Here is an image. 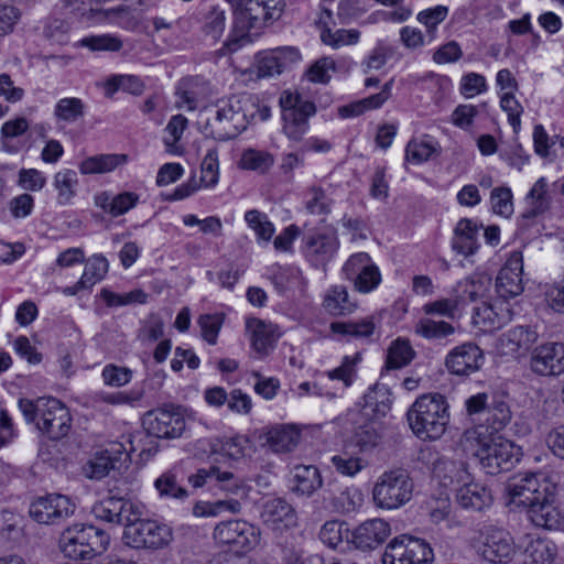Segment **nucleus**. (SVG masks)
I'll use <instances>...</instances> for the list:
<instances>
[{"mask_svg":"<svg viewBox=\"0 0 564 564\" xmlns=\"http://www.w3.org/2000/svg\"><path fill=\"white\" fill-rule=\"evenodd\" d=\"M463 449L478 458L481 468L496 475L512 467L519 459V448L499 434L478 425L464 432L460 437Z\"/></svg>","mask_w":564,"mask_h":564,"instance_id":"f257e3e1","label":"nucleus"},{"mask_svg":"<svg viewBox=\"0 0 564 564\" xmlns=\"http://www.w3.org/2000/svg\"><path fill=\"white\" fill-rule=\"evenodd\" d=\"M234 9L236 29L241 32L226 45L229 52L237 51L242 43L251 42L254 34L269 21L278 20L285 7L283 0H228Z\"/></svg>","mask_w":564,"mask_h":564,"instance_id":"f03ea898","label":"nucleus"},{"mask_svg":"<svg viewBox=\"0 0 564 564\" xmlns=\"http://www.w3.org/2000/svg\"><path fill=\"white\" fill-rule=\"evenodd\" d=\"M406 421L419 438L438 440L449 423V405L440 393L422 394L409 408Z\"/></svg>","mask_w":564,"mask_h":564,"instance_id":"7ed1b4c3","label":"nucleus"},{"mask_svg":"<svg viewBox=\"0 0 564 564\" xmlns=\"http://www.w3.org/2000/svg\"><path fill=\"white\" fill-rule=\"evenodd\" d=\"M19 409L25 421L50 440L65 437L70 430V414L67 408L55 398L20 399Z\"/></svg>","mask_w":564,"mask_h":564,"instance_id":"20e7f679","label":"nucleus"},{"mask_svg":"<svg viewBox=\"0 0 564 564\" xmlns=\"http://www.w3.org/2000/svg\"><path fill=\"white\" fill-rule=\"evenodd\" d=\"M110 542L101 529L88 524H74L67 528L59 540L63 554L72 560H90L102 554Z\"/></svg>","mask_w":564,"mask_h":564,"instance_id":"39448f33","label":"nucleus"},{"mask_svg":"<svg viewBox=\"0 0 564 564\" xmlns=\"http://www.w3.org/2000/svg\"><path fill=\"white\" fill-rule=\"evenodd\" d=\"M414 482L408 470L395 468L381 474L373 488L372 500L376 507L394 510L406 505L413 496Z\"/></svg>","mask_w":564,"mask_h":564,"instance_id":"423d86ee","label":"nucleus"},{"mask_svg":"<svg viewBox=\"0 0 564 564\" xmlns=\"http://www.w3.org/2000/svg\"><path fill=\"white\" fill-rule=\"evenodd\" d=\"M213 118L207 120V134L218 141H227L238 137L247 129L249 120L243 101L232 96L216 105Z\"/></svg>","mask_w":564,"mask_h":564,"instance_id":"0eeeda50","label":"nucleus"},{"mask_svg":"<svg viewBox=\"0 0 564 564\" xmlns=\"http://www.w3.org/2000/svg\"><path fill=\"white\" fill-rule=\"evenodd\" d=\"M280 106L283 119V132L292 141L302 140L308 129V118L315 115L316 107L299 93L285 90L281 94Z\"/></svg>","mask_w":564,"mask_h":564,"instance_id":"6e6552de","label":"nucleus"},{"mask_svg":"<svg viewBox=\"0 0 564 564\" xmlns=\"http://www.w3.org/2000/svg\"><path fill=\"white\" fill-rule=\"evenodd\" d=\"M434 553L427 542L409 534L393 538L382 555L383 564H432Z\"/></svg>","mask_w":564,"mask_h":564,"instance_id":"1a4fd4ad","label":"nucleus"},{"mask_svg":"<svg viewBox=\"0 0 564 564\" xmlns=\"http://www.w3.org/2000/svg\"><path fill=\"white\" fill-rule=\"evenodd\" d=\"M134 517L123 532L126 543L132 547L161 549L172 541L173 533L169 525L155 520Z\"/></svg>","mask_w":564,"mask_h":564,"instance_id":"9d476101","label":"nucleus"},{"mask_svg":"<svg viewBox=\"0 0 564 564\" xmlns=\"http://www.w3.org/2000/svg\"><path fill=\"white\" fill-rule=\"evenodd\" d=\"M554 486L544 477L536 474H527L512 478L507 490L510 502L527 510L544 498Z\"/></svg>","mask_w":564,"mask_h":564,"instance_id":"9b49d317","label":"nucleus"},{"mask_svg":"<svg viewBox=\"0 0 564 564\" xmlns=\"http://www.w3.org/2000/svg\"><path fill=\"white\" fill-rule=\"evenodd\" d=\"M75 503L69 497L61 494H50L36 498L29 509L30 517L42 524H56L70 517Z\"/></svg>","mask_w":564,"mask_h":564,"instance_id":"f8f14e48","label":"nucleus"},{"mask_svg":"<svg viewBox=\"0 0 564 564\" xmlns=\"http://www.w3.org/2000/svg\"><path fill=\"white\" fill-rule=\"evenodd\" d=\"M260 538V531L243 520L224 521L214 529V539L220 544L232 545L236 552H247L254 547Z\"/></svg>","mask_w":564,"mask_h":564,"instance_id":"ddd939ff","label":"nucleus"},{"mask_svg":"<svg viewBox=\"0 0 564 564\" xmlns=\"http://www.w3.org/2000/svg\"><path fill=\"white\" fill-rule=\"evenodd\" d=\"M480 552L482 557L492 564H508L517 554V545L509 531L489 527L482 533Z\"/></svg>","mask_w":564,"mask_h":564,"instance_id":"4468645a","label":"nucleus"},{"mask_svg":"<svg viewBox=\"0 0 564 564\" xmlns=\"http://www.w3.org/2000/svg\"><path fill=\"white\" fill-rule=\"evenodd\" d=\"M130 447L127 448L123 443H111L100 452H97L84 466L83 473L89 479L100 480L106 477L111 469L117 468L122 459L127 460L130 453L137 451L132 440H129Z\"/></svg>","mask_w":564,"mask_h":564,"instance_id":"2eb2a0df","label":"nucleus"},{"mask_svg":"<svg viewBox=\"0 0 564 564\" xmlns=\"http://www.w3.org/2000/svg\"><path fill=\"white\" fill-rule=\"evenodd\" d=\"M523 256L514 250L510 253L496 278V292L499 297L510 300L523 292Z\"/></svg>","mask_w":564,"mask_h":564,"instance_id":"dca6fc26","label":"nucleus"},{"mask_svg":"<svg viewBox=\"0 0 564 564\" xmlns=\"http://www.w3.org/2000/svg\"><path fill=\"white\" fill-rule=\"evenodd\" d=\"M485 360L482 350L474 343L456 346L445 357V368L454 376H469L480 369Z\"/></svg>","mask_w":564,"mask_h":564,"instance_id":"f3484780","label":"nucleus"},{"mask_svg":"<svg viewBox=\"0 0 564 564\" xmlns=\"http://www.w3.org/2000/svg\"><path fill=\"white\" fill-rule=\"evenodd\" d=\"M91 513L98 520L124 527L133 520V516H141L139 506L115 496H108L97 501L91 508Z\"/></svg>","mask_w":564,"mask_h":564,"instance_id":"a211bd4d","label":"nucleus"},{"mask_svg":"<svg viewBox=\"0 0 564 564\" xmlns=\"http://www.w3.org/2000/svg\"><path fill=\"white\" fill-rule=\"evenodd\" d=\"M143 425L149 434L158 438H176L185 430V420L177 412L156 409L144 415Z\"/></svg>","mask_w":564,"mask_h":564,"instance_id":"6ab92c4d","label":"nucleus"},{"mask_svg":"<svg viewBox=\"0 0 564 564\" xmlns=\"http://www.w3.org/2000/svg\"><path fill=\"white\" fill-rule=\"evenodd\" d=\"M531 370L540 376H558L564 372V344L546 343L533 349Z\"/></svg>","mask_w":564,"mask_h":564,"instance_id":"aec40b11","label":"nucleus"},{"mask_svg":"<svg viewBox=\"0 0 564 564\" xmlns=\"http://www.w3.org/2000/svg\"><path fill=\"white\" fill-rule=\"evenodd\" d=\"M538 334L529 326H517L503 333L497 344V349L502 356L519 358L525 356L536 341Z\"/></svg>","mask_w":564,"mask_h":564,"instance_id":"412c9836","label":"nucleus"},{"mask_svg":"<svg viewBox=\"0 0 564 564\" xmlns=\"http://www.w3.org/2000/svg\"><path fill=\"white\" fill-rule=\"evenodd\" d=\"M260 517L263 523L274 531L289 529L297 523L295 510L282 498L267 499L262 503Z\"/></svg>","mask_w":564,"mask_h":564,"instance_id":"4be33fe9","label":"nucleus"},{"mask_svg":"<svg viewBox=\"0 0 564 564\" xmlns=\"http://www.w3.org/2000/svg\"><path fill=\"white\" fill-rule=\"evenodd\" d=\"M391 534L390 524L383 519H370L360 523L351 532V542L362 551L375 550Z\"/></svg>","mask_w":564,"mask_h":564,"instance_id":"5701e85b","label":"nucleus"},{"mask_svg":"<svg viewBox=\"0 0 564 564\" xmlns=\"http://www.w3.org/2000/svg\"><path fill=\"white\" fill-rule=\"evenodd\" d=\"M300 58L301 54L295 47H276L258 56L257 74L259 77L280 75L284 68Z\"/></svg>","mask_w":564,"mask_h":564,"instance_id":"b1692460","label":"nucleus"},{"mask_svg":"<svg viewBox=\"0 0 564 564\" xmlns=\"http://www.w3.org/2000/svg\"><path fill=\"white\" fill-rule=\"evenodd\" d=\"M555 487H553L544 498L530 507L527 512L530 521L539 528L547 530L560 529L563 522L562 512L555 506Z\"/></svg>","mask_w":564,"mask_h":564,"instance_id":"393cba45","label":"nucleus"},{"mask_svg":"<svg viewBox=\"0 0 564 564\" xmlns=\"http://www.w3.org/2000/svg\"><path fill=\"white\" fill-rule=\"evenodd\" d=\"M338 248L333 234H312L304 239V253L314 267L325 265Z\"/></svg>","mask_w":564,"mask_h":564,"instance_id":"a878e982","label":"nucleus"},{"mask_svg":"<svg viewBox=\"0 0 564 564\" xmlns=\"http://www.w3.org/2000/svg\"><path fill=\"white\" fill-rule=\"evenodd\" d=\"M491 286V278L484 273H474L470 276L459 281L453 289L459 303L476 302L486 296Z\"/></svg>","mask_w":564,"mask_h":564,"instance_id":"bb28decb","label":"nucleus"},{"mask_svg":"<svg viewBox=\"0 0 564 564\" xmlns=\"http://www.w3.org/2000/svg\"><path fill=\"white\" fill-rule=\"evenodd\" d=\"M330 19L332 11L325 9L318 20V25L321 28V40L324 44L333 48H339L344 45H352L358 43L360 37V32L358 30L339 29L336 31H332L327 22V20Z\"/></svg>","mask_w":564,"mask_h":564,"instance_id":"cd10ccee","label":"nucleus"},{"mask_svg":"<svg viewBox=\"0 0 564 564\" xmlns=\"http://www.w3.org/2000/svg\"><path fill=\"white\" fill-rule=\"evenodd\" d=\"M456 499L463 508L480 511L491 505L492 496L484 485L465 481L457 489Z\"/></svg>","mask_w":564,"mask_h":564,"instance_id":"c85d7f7f","label":"nucleus"},{"mask_svg":"<svg viewBox=\"0 0 564 564\" xmlns=\"http://www.w3.org/2000/svg\"><path fill=\"white\" fill-rule=\"evenodd\" d=\"M479 228L470 219H460L455 227V236L452 242L453 249L463 256L474 254L478 249L477 237Z\"/></svg>","mask_w":564,"mask_h":564,"instance_id":"c756f323","label":"nucleus"},{"mask_svg":"<svg viewBox=\"0 0 564 564\" xmlns=\"http://www.w3.org/2000/svg\"><path fill=\"white\" fill-rule=\"evenodd\" d=\"M555 555L556 547L552 541L528 536L523 550V564H552Z\"/></svg>","mask_w":564,"mask_h":564,"instance_id":"7c9ffc66","label":"nucleus"},{"mask_svg":"<svg viewBox=\"0 0 564 564\" xmlns=\"http://www.w3.org/2000/svg\"><path fill=\"white\" fill-rule=\"evenodd\" d=\"M433 473L445 487L453 486L455 484H463L469 478V474L464 462H456L447 458L437 459L434 464Z\"/></svg>","mask_w":564,"mask_h":564,"instance_id":"2f4dec72","label":"nucleus"},{"mask_svg":"<svg viewBox=\"0 0 564 564\" xmlns=\"http://www.w3.org/2000/svg\"><path fill=\"white\" fill-rule=\"evenodd\" d=\"M247 329L251 336L252 347L259 354H267L278 338L274 326L258 318L248 319Z\"/></svg>","mask_w":564,"mask_h":564,"instance_id":"473e14b6","label":"nucleus"},{"mask_svg":"<svg viewBox=\"0 0 564 564\" xmlns=\"http://www.w3.org/2000/svg\"><path fill=\"white\" fill-rule=\"evenodd\" d=\"M128 160L126 154H99L85 159L79 164L82 174H102L113 171L116 167L123 165Z\"/></svg>","mask_w":564,"mask_h":564,"instance_id":"72a5a7b5","label":"nucleus"},{"mask_svg":"<svg viewBox=\"0 0 564 564\" xmlns=\"http://www.w3.org/2000/svg\"><path fill=\"white\" fill-rule=\"evenodd\" d=\"M293 479V491L302 496H312L323 484L318 468L312 465L296 466Z\"/></svg>","mask_w":564,"mask_h":564,"instance_id":"f704fd0d","label":"nucleus"},{"mask_svg":"<svg viewBox=\"0 0 564 564\" xmlns=\"http://www.w3.org/2000/svg\"><path fill=\"white\" fill-rule=\"evenodd\" d=\"M300 434L292 426H275L265 434V443L274 453L291 452L297 444Z\"/></svg>","mask_w":564,"mask_h":564,"instance_id":"c9c22d12","label":"nucleus"},{"mask_svg":"<svg viewBox=\"0 0 564 564\" xmlns=\"http://www.w3.org/2000/svg\"><path fill=\"white\" fill-rule=\"evenodd\" d=\"M53 186L57 192V204L62 206L70 204L77 193V173L72 169H64L58 171L53 177Z\"/></svg>","mask_w":564,"mask_h":564,"instance_id":"e433bc0d","label":"nucleus"},{"mask_svg":"<svg viewBox=\"0 0 564 564\" xmlns=\"http://www.w3.org/2000/svg\"><path fill=\"white\" fill-rule=\"evenodd\" d=\"M473 322L484 330H492L510 322V314L508 310H500V313H492V307L489 303L481 302V304L474 310Z\"/></svg>","mask_w":564,"mask_h":564,"instance_id":"4c0bfd02","label":"nucleus"},{"mask_svg":"<svg viewBox=\"0 0 564 564\" xmlns=\"http://www.w3.org/2000/svg\"><path fill=\"white\" fill-rule=\"evenodd\" d=\"M324 307L332 315H346L354 312L356 305L349 300L344 286H333L324 299Z\"/></svg>","mask_w":564,"mask_h":564,"instance_id":"58836bf2","label":"nucleus"},{"mask_svg":"<svg viewBox=\"0 0 564 564\" xmlns=\"http://www.w3.org/2000/svg\"><path fill=\"white\" fill-rule=\"evenodd\" d=\"M330 329L335 334L359 339L371 336L376 325L372 317H367L356 322H335L330 324Z\"/></svg>","mask_w":564,"mask_h":564,"instance_id":"ea45409f","label":"nucleus"},{"mask_svg":"<svg viewBox=\"0 0 564 564\" xmlns=\"http://www.w3.org/2000/svg\"><path fill=\"white\" fill-rule=\"evenodd\" d=\"M391 404V393L383 384H376L365 394V408L378 417L384 416L390 411Z\"/></svg>","mask_w":564,"mask_h":564,"instance_id":"a19ab883","label":"nucleus"},{"mask_svg":"<svg viewBox=\"0 0 564 564\" xmlns=\"http://www.w3.org/2000/svg\"><path fill=\"white\" fill-rule=\"evenodd\" d=\"M414 332L425 339H442L455 333V327L445 321H434L432 318H421L415 324Z\"/></svg>","mask_w":564,"mask_h":564,"instance_id":"79ce46f5","label":"nucleus"},{"mask_svg":"<svg viewBox=\"0 0 564 564\" xmlns=\"http://www.w3.org/2000/svg\"><path fill=\"white\" fill-rule=\"evenodd\" d=\"M85 115V105L76 97L59 99L54 107V117L57 121L73 123Z\"/></svg>","mask_w":564,"mask_h":564,"instance_id":"37998d69","label":"nucleus"},{"mask_svg":"<svg viewBox=\"0 0 564 564\" xmlns=\"http://www.w3.org/2000/svg\"><path fill=\"white\" fill-rule=\"evenodd\" d=\"M330 462L337 473L347 477H354L367 467V462L362 457L347 449L334 455Z\"/></svg>","mask_w":564,"mask_h":564,"instance_id":"c03bdc74","label":"nucleus"},{"mask_svg":"<svg viewBox=\"0 0 564 564\" xmlns=\"http://www.w3.org/2000/svg\"><path fill=\"white\" fill-rule=\"evenodd\" d=\"M109 264L107 259L101 254H95L86 261L84 272L80 276V284L87 289H91L96 283L101 281L107 274Z\"/></svg>","mask_w":564,"mask_h":564,"instance_id":"a18cd8bd","label":"nucleus"},{"mask_svg":"<svg viewBox=\"0 0 564 564\" xmlns=\"http://www.w3.org/2000/svg\"><path fill=\"white\" fill-rule=\"evenodd\" d=\"M79 45L91 52H119L123 47L122 40L113 34L105 33L82 39Z\"/></svg>","mask_w":564,"mask_h":564,"instance_id":"49530a36","label":"nucleus"},{"mask_svg":"<svg viewBox=\"0 0 564 564\" xmlns=\"http://www.w3.org/2000/svg\"><path fill=\"white\" fill-rule=\"evenodd\" d=\"M245 220L257 235L259 240L269 242L274 234V226L269 220L268 216L258 210L251 209L245 214Z\"/></svg>","mask_w":564,"mask_h":564,"instance_id":"de8ad7c7","label":"nucleus"},{"mask_svg":"<svg viewBox=\"0 0 564 564\" xmlns=\"http://www.w3.org/2000/svg\"><path fill=\"white\" fill-rule=\"evenodd\" d=\"M359 359V354H356L354 357H344L339 367L326 372L328 380L340 381L341 391L349 388L354 382L356 376V365L358 364Z\"/></svg>","mask_w":564,"mask_h":564,"instance_id":"09e8293b","label":"nucleus"},{"mask_svg":"<svg viewBox=\"0 0 564 564\" xmlns=\"http://www.w3.org/2000/svg\"><path fill=\"white\" fill-rule=\"evenodd\" d=\"M437 143L427 140H411L405 149V158L415 164L430 160L437 152Z\"/></svg>","mask_w":564,"mask_h":564,"instance_id":"8fccbe9b","label":"nucleus"},{"mask_svg":"<svg viewBox=\"0 0 564 564\" xmlns=\"http://www.w3.org/2000/svg\"><path fill=\"white\" fill-rule=\"evenodd\" d=\"M459 303V297H456L455 293L452 292L449 297L438 299L433 302H429L422 306V311L426 315H437L446 318H455Z\"/></svg>","mask_w":564,"mask_h":564,"instance_id":"3c124183","label":"nucleus"},{"mask_svg":"<svg viewBox=\"0 0 564 564\" xmlns=\"http://www.w3.org/2000/svg\"><path fill=\"white\" fill-rule=\"evenodd\" d=\"M414 350L408 340L397 339L389 348L387 366L391 369H400L411 362Z\"/></svg>","mask_w":564,"mask_h":564,"instance_id":"603ef678","label":"nucleus"},{"mask_svg":"<svg viewBox=\"0 0 564 564\" xmlns=\"http://www.w3.org/2000/svg\"><path fill=\"white\" fill-rule=\"evenodd\" d=\"M487 423L496 434L502 430L511 420V411L503 400L494 401L487 409Z\"/></svg>","mask_w":564,"mask_h":564,"instance_id":"864d4df0","label":"nucleus"},{"mask_svg":"<svg viewBox=\"0 0 564 564\" xmlns=\"http://www.w3.org/2000/svg\"><path fill=\"white\" fill-rule=\"evenodd\" d=\"M154 486L162 498L184 499L187 497V490L177 482L176 476L172 473L162 474L155 480Z\"/></svg>","mask_w":564,"mask_h":564,"instance_id":"5fc2aeb1","label":"nucleus"},{"mask_svg":"<svg viewBox=\"0 0 564 564\" xmlns=\"http://www.w3.org/2000/svg\"><path fill=\"white\" fill-rule=\"evenodd\" d=\"M394 55V48L383 42H378L369 56L362 61L364 72L378 70L382 68Z\"/></svg>","mask_w":564,"mask_h":564,"instance_id":"6e6d98bb","label":"nucleus"},{"mask_svg":"<svg viewBox=\"0 0 564 564\" xmlns=\"http://www.w3.org/2000/svg\"><path fill=\"white\" fill-rule=\"evenodd\" d=\"M69 24L59 18L48 19L43 29V35L54 44L65 45L69 41Z\"/></svg>","mask_w":564,"mask_h":564,"instance_id":"4d7b16f0","label":"nucleus"},{"mask_svg":"<svg viewBox=\"0 0 564 564\" xmlns=\"http://www.w3.org/2000/svg\"><path fill=\"white\" fill-rule=\"evenodd\" d=\"M240 164L246 170L263 173L273 165V158L268 152L250 149L243 152Z\"/></svg>","mask_w":564,"mask_h":564,"instance_id":"13d9d810","label":"nucleus"},{"mask_svg":"<svg viewBox=\"0 0 564 564\" xmlns=\"http://www.w3.org/2000/svg\"><path fill=\"white\" fill-rule=\"evenodd\" d=\"M490 202L492 210L497 215L508 218L513 213L512 193L509 187L494 188Z\"/></svg>","mask_w":564,"mask_h":564,"instance_id":"bf43d9fd","label":"nucleus"},{"mask_svg":"<svg viewBox=\"0 0 564 564\" xmlns=\"http://www.w3.org/2000/svg\"><path fill=\"white\" fill-rule=\"evenodd\" d=\"M218 154L216 150H208L200 165V182L205 187H213L218 183Z\"/></svg>","mask_w":564,"mask_h":564,"instance_id":"052dcab7","label":"nucleus"},{"mask_svg":"<svg viewBox=\"0 0 564 564\" xmlns=\"http://www.w3.org/2000/svg\"><path fill=\"white\" fill-rule=\"evenodd\" d=\"M306 209L310 214L323 215L330 210L332 200L327 197L325 191L319 186H311L307 189Z\"/></svg>","mask_w":564,"mask_h":564,"instance_id":"680f3d73","label":"nucleus"},{"mask_svg":"<svg viewBox=\"0 0 564 564\" xmlns=\"http://www.w3.org/2000/svg\"><path fill=\"white\" fill-rule=\"evenodd\" d=\"M336 70V63L330 57L317 59L307 70L306 75L312 83L327 84L330 79L329 72Z\"/></svg>","mask_w":564,"mask_h":564,"instance_id":"e2e57ef3","label":"nucleus"},{"mask_svg":"<svg viewBox=\"0 0 564 564\" xmlns=\"http://www.w3.org/2000/svg\"><path fill=\"white\" fill-rule=\"evenodd\" d=\"M546 187L545 178L541 177L529 192L527 199H529L532 205V209L529 212L530 216H536L547 208Z\"/></svg>","mask_w":564,"mask_h":564,"instance_id":"0e129e2a","label":"nucleus"},{"mask_svg":"<svg viewBox=\"0 0 564 564\" xmlns=\"http://www.w3.org/2000/svg\"><path fill=\"white\" fill-rule=\"evenodd\" d=\"M351 281L354 282L356 290L362 293H368L379 285L381 274L377 265L371 263L367 269L362 270V273L356 275Z\"/></svg>","mask_w":564,"mask_h":564,"instance_id":"69168bd1","label":"nucleus"},{"mask_svg":"<svg viewBox=\"0 0 564 564\" xmlns=\"http://www.w3.org/2000/svg\"><path fill=\"white\" fill-rule=\"evenodd\" d=\"M448 14V8L445 6H436L421 11L417 14V20L427 29V33L434 36L436 26L445 20Z\"/></svg>","mask_w":564,"mask_h":564,"instance_id":"338daca9","label":"nucleus"},{"mask_svg":"<svg viewBox=\"0 0 564 564\" xmlns=\"http://www.w3.org/2000/svg\"><path fill=\"white\" fill-rule=\"evenodd\" d=\"M343 523L336 520L327 521L319 531V539L325 545L336 549L343 541Z\"/></svg>","mask_w":564,"mask_h":564,"instance_id":"774afa93","label":"nucleus"}]
</instances>
